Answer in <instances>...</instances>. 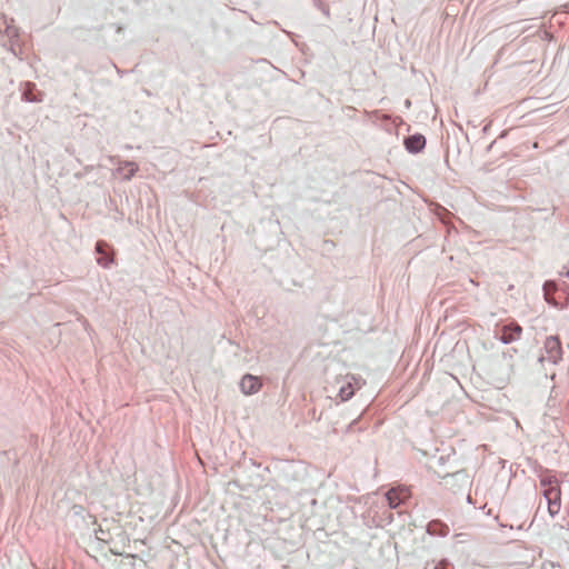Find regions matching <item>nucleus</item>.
<instances>
[{
  "instance_id": "1",
  "label": "nucleus",
  "mask_w": 569,
  "mask_h": 569,
  "mask_svg": "<svg viewBox=\"0 0 569 569\" xmlns=\"http://www.w3.org/2000/svg\"><path fill=\"white\" fill-rule=\"evenodd\" d=\"M543 495L548 501V511L551 516L557 515L560 511V488L557 483L552 485L549 482V487L545 489Z\"/></svg>"
},
{
  "instance_id": "2",
  "label": "nucleus",
  "mask_w": 569,
  "mask_h": 569,
  "mask_svg": "<svg viewBox=\"0 0 569 569\" xmlns=\"http://www.w3.org/2000/svg\"><path fill=\"white\" fill-rule=\"evenodd\" d=\"M522 328L516 323L511 322L501 327L499 331V339L503 343H511L521 338Z\"/></svg>"
},
{
  "instance_id": "3",
  "label": "nucleus",
  "mask_w": 569,
  "mask_h": 569,
  "mask_svg": "<svg viewBox=\"0 0 569 569\" xmlns=\"http://www.w3.org/2000/svg\"><path fill=\"white\" fill-rule=\"evenodd\" d=\"M410 496H411V492H410L409 488L397 487V488L390 489L387 492L386 498L388 500V505L390 508H397L402 502H405L407 499H409Z\"/></svg>"
},
{
  "instance_id": "4",
  "label": "nucleus",
  "mask_w": 569,
  "mask_h": 569,
  "mask_svg": "<svg viewBox=\"0 0 569 569\" xmlns=\"http://www.w3.org/2000/svg\"><path fill=\"white\" fill-rule=\"evenodd\" d=\"M261 387L260 378L252 375H244L240 381V389L246 396L257 393Z\"/></svg>"
},
{
  "instance_id": "5",
  "label": "nucleus",
  "mask_w": 569,
  "mask_h": 569,
  "mask_svg": "<svg viewBox=\"0 0 569 569\" xmlns=\"http://www.w3.org/2000/svg\"><path fill=\"white\" fill-rule=\"evenodd\" d=\"M560 289L553 282H546L543 286V293L547 302L555 307H563L569 303V299L566 302L560 301Z\"/></svg>"
},
{
  "instance_id": "6",
  "label": "nucleus",
  "mask_w": 569,
  "mask_h": 569,
  "mask_svg": "<svg viewBox=\"0 0 569 569\" xmlns=\"http://www.w3.org/2000/svg\"><path fill=\"white\" fill-rule=\"evenodd\" d=\"M109 250H110V248L106 242H103V241L97 242L96 251H97V253L100 254V257L97 259V262L104 268L109 267L113 262V257L108 256Z\"/></svg>"
},
{
  "instance_id": "7",
  "label": "nucleus",
  "mask_w": 569,
  "mask_h": 569,
  "mask_svg": "<svg viewBox=\"0 0 569 569\" xmlns=\"http://www.w3.org/2000/svg\"><path fill=\"white\" fill-rule=\"evenodd\" d=\"M357 388H358V383H357L356 378H353V377L347 378L339 389L340 399L342 401L350 399L353 396L355 390Z\"/></svg>"
},
{
  "instance_id": "8",
  "label": "nucleus",
  "mask_w": 569,
  "mask_h": 569,
  "mask_svg": "<svg viewBox=\"0 0 569 569\" xmlns=\"http://www.w3.org/2000/svg\"><path fill=\"white\" fill-rule=\"evenodd\" d=\"M405 146L410 152H418L426 146V139L422 134H413L405 140Z\"/></svg>"
},
{
  "instance_id": "9",
  "label": "nucleus",
  "mask_w": 569,
  "mask_h": 569,
  "mask_svg": "<svg viewBox=\"0 0 569 569\" xmlns=\"http://www.w3.org/2000/svg\"><path fill=\"white\" fill-rule=\"evenodd\" d=\"M138 171V164L136 162L126 161L119 164L117 172L124 179H130Z\"/></svg>"
},
{
  "instance_id": "10",
  "label": "nucleus",
  "mask_w": 569,
  "mask_h": 569,
  "mask_svg": "<svg viewBox=\"0 0 569 569\" xmlns=\"http://www.w3.org/2000/svg\"><path fill=\"white\" fill-rule=\"evenodd\" d=\"M427 529L431 535L446 536L449 532V527L439 520L430 521Z\"/></svg>"
},
{
  "instance_id": "11",
  "label": "nucleus",
  "mask_w": 569,
  "mask_h": 569,
  "mask_svg": "<svg viewBox=\"0 0 569 569\" xmlns=\"http://www.w3.org/2000/svg\"><path fill=\"white\" fill-rule=\"evenodd\" d=\"M433 569H448V563L447 562H439L438 565H436L433 567Z\"/></svg>"
},
{
  "instance_id": "12",
  "label": "nucleus",
  "mask_w": 569,
  "mask_h": 569,
  "mask_svg": "<svg viewBox=\"0 0 569 569\" xmlns=\"http://www.w3.org/2000/svg\"><path fill=\"white\" fill-rule=\"evenodd\" d=\"M548 343H550V345H551V343H552V345H558V340H557V339H555V338H550V339L548 340Z\"/></svg>"
}]
</instances>
